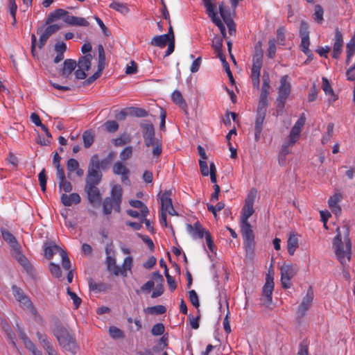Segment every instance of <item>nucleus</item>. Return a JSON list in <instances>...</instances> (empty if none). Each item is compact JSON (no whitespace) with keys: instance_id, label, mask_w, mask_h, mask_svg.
<instances>
[{"instance_id":"f257e3e1","label":"nucleus","mask_w":355,"mask_h":355,"mask_svg":"<svg viewBox=\"0 0 355 355\" xmlns=\"http://www.w3.org/2000/svg\"><path fill=\"white\" fill-rule=\"evenodd\" d=\"M336 235L333 240V248L339 262L345 266L349 262L352 255V242L349 239L350 228L348 223H344L336 230Z\"/></svg>"},{"instance_id":"f03ea898","label":"nucleus","mask_w":355,"mask_h":355,"mask_svg":"<svg viewBox=\"0 0 355 355\" xmlns=\"http://www.w3.org/2000/svg\"><path fill=\"white\" fill-rule=\"evenodd\" d=\"M53 334L64 350L73 354L76 352V339L64 326L60 324H57L53 330Z\"/></svg>"},{"instance_id":"7ed1b4c3","label":"nucleus","mask_w":355,"mask_h":355,"mask_svg":"<svg viewBox=\"0 0 355 355\" xmlns=\"http://www.w3.org/2000/svg\"><path fill=\"white\" fill-rule=\"evenodd\" d=\"M45 28L40 27L37 30V34L40 35L37 46L39 49H42L46 44L49 38L61 28V26L58 24H48ZM37 45V38L35 34L31 35V51L35 55V46Z\"/></svg>"},{"instance_id":"20e7f679","label":"nucleus","mask_w":355,"mask_h":355,"mask_svg":"<svg viewBox=\"0 0 355 355\" xmlns=\"http://www.w3.org/2000/svg\"><path fill=\"white\" fill-rule=\"evenodd\" d=\"M263 63V51L261 47V42L255 46L254 54L252 58V67L251 69V79L254 88L259 89L260 71Z\"/></svg>"},{"instance_id":"39448f33","label":"nucleus","mask_w":355,"mask_h":355,"mask_svg":"<svg viewBox=\"0 0 355 355\" xmlns=\"http://www.w3.org/2000/svg\"><path fill=\"white\" fill-rule=\"evenodd\" d=\"M241 234L243 239V247L246 257L252 259L254 256V235L250 223L241 224Z\"/></svg>"},{"instance_id":"423d86ee","label":"nucleus","mask_w":355,"mask_h":355,"mask_svg":"<svg viewBox=\"0 0 355 355\" xmlns=\"http://www.w3.org/2000/svg\"><path fill=\"white\" fill-rule=\"evenodd\" d=\"M277 92L278 96L276 99V105L278 109L282 110L291 92V85L288 80V75H284L281 78Z\"/></svg>"},{"instance_id":"0eeeda50","label":"nucleus","mask_w":355,"mask_h":355,"mask_svg":"<svg viewBox=\"0 0 355 355\" xmlns=\"http://www.w3.org/2000/svg\"><path fill=\"white\" fill-rule=\"evenodd\" d=\"M257 191L252 189L248 193L246 199L245 205L242 208L241 216V224L250 223L248 218L253 214L254 209L253 205L256 197Z\"/></svg>"},{"instance_id":"6e6552de","label":"nucleus","mask_w":355,"mask_h":355,"mask_svg":"<svg viewBox=\"0 0 355 355\" xmlns=\"http://www.w3.org/2000/svg\"><path fill=\"white\" fill-rule=\"evenodd\" d=\"M12 291L15 299L21 304L24 309L30 311L33 315L37 314V311L33 306L32 302L20 288L13 285Z\"/></svg>"},{"instance_id":"1a4fd4ad","label":"nucleus","mask_w":355,"mask_h":355,"mask_svg":"<svg viewBox=\"0 0 355 355\" xmlns=\"http://www.w3.org/2000/svg\"><path fill=\"white\" fill-rule=\"evenodd\" d=\"M92 59V55L90 53L79 58L77 62L78 69L75 71V76L78 80H83L87 77L86 71L90 69Z\"/></svg>"},{"instance_id":"9d476101","label":"nucleus","mask_w":355,"mask_h":355,"mask_svg":"<svg viewBox=\"0 0 355 355\" xmlns=\"http://www.w3.org/2000/svg\"><path fill=\"white\" fill-rule=\"evenodd\" d=\"M85 191L87 193L89 204L94 207L99 206L102 201V196L97 186H85Z\"/></svg>"},{"instance_id":"9b49d317","label":"nucleus","mask_w":355,"mask_h":355,"mask_svg":"<svg viewBox=\"0 0 355 355\" xmlns=\"http://www.w3.org/2000/svg\"><path fill=\"white\" fill-rule=\"evenodd\" d=\"M218 11L220 17L228 27L230 34H234L236 32V26L230 17L229 10L225 8L224 2L218 3Z\"/></svg>"},{"instance_id":"f8f14e48","label":"nucleus","mask_w":355,"mask_h":355,"mask_svg":"<svg viewBox=\"0 0 355 355\" xmlns=\"http://www.w3.org/2000/svg\"><path fill=\"white\" fill-rule=\"evenodd\" d=\"M313 300V292L310 287L307 291L306 295L303 297L297 311L298 317H302L305 315L306 312L309 309Z\"/></svg>"},{"instance_id":"ddd939ff","label":"nucleus","mask_w":355,"mask_h":355,"mask_svg":"<svg viewBox=\"0 0 355 355\" xmlns=\"http://www.w3.org/2000/svg\"><path fill=\"white\" fill-rule=\"evenodd\" d=\"M141 127L145 144L147 147H150L152 142L157 139L155 137L154 126L150 123H142Z\"/></svg>"},{"instance_id":"4468645a","label":"nucleus","mask_w":355,"mask_h":355,"mask_svg":"<svg viewBox=\"0 0 355 355\" xmlns=\"http://www.w3.org/2000/svg\"><path fill=\"white\" fill-rule=\"evenodd\" d=\"M152 278L155 280V288L151 294L152 298H156L161 296L164 291V279L163 276L160 274L159 271H156L153 272Z\"/></svg>"},{"instance_id":"2eb2a0df","label":"nucleus","mask_w":355,"mask_h":355,"mask_svg":"<svg viewBox=\"0 0 355 355\" xmlns=\"http://www.w3.org/2000/svg\"><path fill=\"white\" fill-rule=\"evenodd\" d=\"M343 34L338 29H336V33H335V37H334L333 55H332V56L334 59H338L340 57V55L343 51Z\"/></svg>"},{"instance_id":"dca6fc26","label":"nucleus","mask_w":355,"mask_h":355,"mask_svg":"<svg viewBox=\"0 0 355 355\" xmlns=\"http://www.w3.org/2000/svg\"><path fill=\"white\" fill-rule=\"evenodd\" d=\"M101 171L87 170L85 186H98L102 180Z\"/></svg>"},{"instance_id":"f3484780","label":"nucleus","mask_w":355,"mask_h":355,"mask_svg":"<svg viewBox=\"0 0 355 355\" xmlns=\"http://www.w3.org/2000/svg\"><path fill=\"white\" fill-rule=\"evenodd\" d=\"M273 289V277L270 276L269 274H268L266 279V283L263 287V297L268 304L271 303L272 302V295Z\"/></svg>"},{"instance_id":"a211bd4d","label":"nucleus","mask_w":355,"mask_h":355,"mask_svg":"<svg viewBox=\"0 0 355 355\" xmlns=\"http://www.w3.org/2000/svg\"><path fill=\"white\" fill-rule=\"evenodd\" d=\"M122 188L119 184H115L112 187L111 190V196L110 198H112V200L114 204V209L116 211H120V205L122 200Z\"/></svg>"},{"instance_id":"6ab92c4d","label":"nucleus","mask_w":355,"mask_h":355,"mask_svg":"<svg viewBox=\"0 0 355 355\" xmlns=\"http://www.w3.org/2000/svg\"><path fill=\"white\" fill-rule=\"evenodd\" d=\"M266 113L257 112L254 122V139L258 141L260 139L261 133L263 129V124L266 118Z\"/></svg>"},{"instance_id":"aec40b11","label":"nucleus","mask_w":355,"mask_h":355,"mask_svg":"<svg viewBox=\"0 0 355 355\" xmlns=\"http://www.w3.org/2000/svg\"><path fill=\"white\" fill-rule=\"evenodd\" d=\"M187 230L193 239H202L206 232L198 221L196 222L193 225L188 224Z\"/></svg>"},{"instance_id":"412c9836","label":"nucleus","mask_w":355,"mask_h":355,"mask_svg":"<svg viewBox=\"0 0 355 355\" xmlns=\"http://www.w3.org/2000/svg\"><path fill=\"white\" fill-rule=\"evenodd\" d=\"M60 200L65 207H70L73 204H79L81 201V198L77 193H73L69 195L63 193L60 197Z\"/></svg>"},{"instance_id":"4be33fe9","label":"nucleus","mask_w":355,"mask_h":355,"mask_svg":"<svg viewBox=\"0 0 355 355\" xmlns=\"http://www.w3.org/2000/svg\"><path fill=\"white\" fill-rule=\"evenodd\" d=\"M299 247L298 235L291 232L287 240V250L290 255H293L296 249Z\"/></svg>"},{"instance_id":"5701e85b","label":"nucleus","mask_w":355,"mask_h":355,"mask_svg":"<svg viewBox=\"0 0 355 355\" xmlns=\"http://www.w3.org/2000/svg\"><path fill=\"white\" fill-rule=\"evenodd\" d=\"M64 21L69 25L76 26L87 27L89 24V23L85 18L76 17L73 15H67L66 17H64Z\"/></svg>"},{"instance_id":"b1692460","label":"nucleus","mask_w":355,"mask_h":355,"mask_svg":"<svg viewBox=\"0 0 355 355\" xmlns=\"http://www.w3.org/2000/svg\"><path fill=\"white\" fill-rule=\"evenodd\" d=\"M171 194L172 192L171 190H166L160 196V201H161V207L162 211H164L165 210L172 209L173 204L171 200Z\"/></svg>"},{"instance_id":"393cba45","label":"nucleus","mask_w":355,"mask_h":355,"mask_svg":"<svg viewBox=\"0 0 355 355\" xmlns=\"http://www.w3.org/2000/svg\"><path fill=\"white\" fill-rule=\"evenodd\" d=\"M77 67V62L72 59H67L64 61L61 75L63 78H68Z\"/></svg>"},{"instance_id":"a878e982","label":"nucleus","mask_w":355,"mask_h":355,"mask_svg":"<svg viewBox=\"0 0 355 355\" xmlns=\"http://www.w3.org/2000/svg\"><path fill=\"white\" fill-rule=\"evenodd\" d=\"M68 15V12L65 10L59 8L51 12L47 16L45 20V24H50L53 21H56L62 17H66Z\"/></svg>"},{"instance_id":"bb28decb","label":"nucleus","mask_w":355,"mask_h":355,"mask_svg":"<svg viewBox=\"0 0 355 355\" xmlns=\"http://www.w3.org/2000/svg\"><path fill=\"white\" fill-rule=\"evenodd\" d=\"M171 98L173 103L178 105L182 110L185 112L186 114H187V104L180 91L175 90L172 93Z\"/></svg>"},{"instance_id":"cd10ccee","label":"nucleus","mask_w":355,"mask_h":355,"mask_svg":"<svg viewBox=\"0 0 355 355\" xmlns=\"http://www.w3.org/2000/svg\"><path fill=\"white\" fill-rule=\"evenodd\" d=\"M37 336L40 344L46 350L49 355H52L53 349H54L53 345L50 343L48 336L46 334H42L40 332L37 333Z\"/></svg>"},{"instance_id":"c85d7f7f","label":"nucleus","mask_w":355,"mask_h":355,"mask_svg":"<svg viewBox=\"0 0 355 355\" xmlns=\"http://www.w3.org/2000/svg\"><path fill=\"white\" fill-rule=\"evenodd\" d=\"M62 251H64V250L55 244L50 243L49 245L45 244L44 254L49 259H51L55 254L58 253L60 255Z\"/></svg>"},{"instance_id":"c756f323","label":"nucleus","mask_w":355,"mask_h":355,"mask_svg":"<svg viewBox=\"0 0 355 355\" xmlns=\"http://www.w3.org/2000/svg\"><path fill=\"white\" fill-rule=\"evenodd\" d=\"M11 252L12 256L15 258V259L24 268H28V261L26 257L22 254L20 250V246L11 250Z\"/></svg>"},{"instance_id":"7c9ffc66","label":"nucleus","mask_w":355,"mask_h":355,"mask_svg":"<svg viewBox=\"0 0 355 355\" xmlns=\"http://www.w3.org/2000/svg\"><path fill=\"white\" fill-rule=\"evenodd\" d=\"M169 41L168 35L163 34L153 37L150 41V44L152 46L163 48Z\"/></svg>"},{"instance_id":"2f4dec72","label":"nucleus","mask_w":355,"mask_h":355,"mask_svg":"<svg viewBox=\"0 0 355 355\" xmlns=\"http://www.w3.org/2000/svg\"><path fill=\"white\" fill-rule=\"evenodd\" d=\"M281 277H284L286 279H291L296 273V270L292 265L284 264L281 268Z\"/></svg>"},{"instance_id":"473e14b6","label":"nucleus","mask_w":355,"mask_h":355,"mask_svg":"<svg viewBox=\"0 0 355 355\" xmlns=\"http://www.w3.org/2000/svg\"><path fill=\"white\" fill-rule=\"evenodd\" d=\"M1 235L3 240L10 245L11 250L19 245L15 237L10 232L6 230H1Z\"/></svg>"},{"instance_id":"72a5a7b5","label":"nucleus","mask_w":355,"mask_h":355,"mask_svg":"<svg viewBox=\"0 0 355 355\" xmlns=\"http://www.w3.org/2000/svg\"><path fill=\"white\" fill-rule=\"evenodd\" d=\"M322 88L327 95L331 96L329 101H335L337 99V96L334 94V90L327 78L323 77L322 78Z\"/></svg>"},{"instance_id":"f704fd0d","label":"nucleus","mask_w":355,"mask_h":355,"mask_svg":"<svg viewBox=\"0 0 355 355\" xmlns=\"http://www.w3.org/2000/svg\"><path fill=\"white\" fill-rule=\"evenodd\" d=\"M129 203L132 207L141 209V216L142 218H144L148 216L149 210L148 207L141 200H131L129 201Z\"/></svg>"},{"instance_id":"c9c22d12","label":"nucleus","mask_w":355,"mask_h":355,"mask_svg":"<svg viewBox=\"0 0 355 355\" xmlns=\"http://www.w3.org/2000/svg\"><path fill=\"white\" fill-rule=\"evenodd\" d=\"M107 268L110 272H112L114 275H119V266L116 263V260L114 257L107 256L106 259Z\"/></svg>"},{"instance_id":"e433bc0d","label":"nucleus","mask_w":355,"mask_h":355,"mask_svg":"<svg viewBox=\"0 0 355 355\" xmlns=\"http://www.w3.org/2000/svg\"><path fill=\"white\" fill-rule=\"evenodd\" d=\"M110 8L124 15H127L130 12V9L126 3L119 1L112 2L110 4Z\"/></svg>"},{"instance_id":"4c0bfd02","label":"nucleus","mask_w":355,"mask_h":355,"mask_svg":"<svg viewBox=\"0 0 355 355\" xmlns=\"http://www.w3.org/2000/svg\"><path fill=\"white\" fill-rule=\"evenodd\" d=\"M132 267V257H126L124 260L122 266H119V270L121 271L119 275L123 277H127V271H131Z\"/></svg>"},{"instance_id":"58836bf2","label":"nucleus","mask_w":355,"mask_h":355,"mask_svg":"<svg viewBox=\"0 0 355 355\" xmlns=\"http://www.w3.org/2000/svg\"><path fill=\"white\" fill-rule=\"evenodd\" d=\"M216 1V0H202L208 16L212 15L214 17L215 14H217V6L214 3Z\"/></svg>"},{"instance_id":"ea45409f","label":"nucleus","mask_w":355,"mask_h":355,"mask_svg":"<svg viewBox=\"0 0 355 355\" xmlns=\"http://www.w3.org/2000/svg\"><path fill=\"white\" fill-rule=\"evenodd\" d=\"M112 171L115 175H117L130 173V170L121 162L119 161L116 162L114 164Z\"/></svg>"},{"instance_id":"a19ab883","label":"nucleus","mask_w":355,"mask_h":355,"mask_svg":"<svg viewBox=\"0 0 355 355\" xmlns=\"http://www.w3.org/2000/svg\"><path fill=\"white\" fill-rule=\"evenodd\" d=\"M98 69L99 71H103L105 68V54L104 48L102 44H99L98 46Z\"/></svg>"},{"instance_id":"79ce46f5","label":"nucleus","mask_w":355,"mask_h":355,"mask_svg":"<svg viewBox=\"0 0 355 355\" xmlns=\"http://www.w3.org/2000/svg\"><path fill=\"white\" fill-rule=\"evenodd\" d=\"M83 140L84 146L86 148H89L94 141V135L92 130H86L83 134Z\"/></svg>"},{"instance_id":"37998d69","label":"nucleus","mask_w":355,"mask_h":355,"mask_svg":"<svg viewBox=\"0 0 355 355\" xmlns=\"http://www.w3.org/2000/svg\"><path fill=\"white\" fill-rule=\"evenodd\" d=\"M263 85L261 87L260 96L268 97L270 94V78L268 75L263 76Z\"/></svg>"},{"instance_id":"c03bdc74","label":"nucleus","mask_w":355,"mask_h":355,"mask_svg":"<svg viewBox=\"0 0 355 355\" xmlns=\"http://www.w3.org/2000/svg\"><path fill=\"white\" fill-rule=\"evenodd\" d=\"M209 17H210L211 21L219 28V30L223 35V37H226L225 27L224 24H223V22L221 21V20L220 19V18L217 16V14H215L214 17L212 15H210Z\"/></svg>"},{"instance_id":"a18cd8bd","label":"nucleus","mask_w":355,"mask_h":355,"mask_svg":"<svg viewBox=\"0 0 355 355\" xmlns=\"http://www.w3.org/2000/svg\"><path fill=\"white\" fill-rule=\"evenodd\" d=\"M129 142H130V137L127 134H123V135H120L119 137H118L115 139H113L112 140V143L115 146H123L127 143H129Z\"/></svg>"},{"instance_id":"49530a36","label":"nucleus","mask_w":355,"mask_h":355,"mask_svg":"<svg viewBox=\"0 0 355 355\" xmlns=\"http://www.w3.org/2000/svg\"><path fill=\"white\" fill-rule=\"evenodd\" d=\"M113 207L114 208V204L112 200V198L110 197L105 198L103 202V209L104 214H110Z\"/></svg>"},{"instance_id":"de8ad7c7","label":"nucleus","mask_w":355,"mask_h":355,"mask_svg":"<svg viewBox=\"0 0 355 355\" xmlns=\"http://www.w3.org/2000/svg\"><path fill=\"white\" fill-rule=\"evenodd\" d=\"M301 37V44H300V48L301 50L306 54V55L309 56L311 54V51L309 49V36H304L300 37Z\"/></svg>"},{"instance_id":"09e8293b","label":"nucleus","mask_w":355,"mask_h":355,"mask_svg":"<svg viewBox=\"0 0 355 355\" xmlns=\"http://www.w3.org/2000/svg\"><path fill=\"white\" fill-rule=\"evenodd\" d=\"M152 143L150 147H153V155L155 157H158L162 152V143L158 139L154 140Z\"/></svg>"},{"instance_id":"8fccbe9b","label":"nucleus","mask_w":355,"mask_h":355,"mask_svg":"<svg viewBox=\"0 0 355 355\" xmlns=\"http://www.w3.org/2000/svg\"><path fill=\"white\" fill-rule=\"evenodd\" d=\"M276 41L275 39H270L268 41V48L267 49V56L270 59H272L276 53Z\"/></svg>"},{"instance_id":"3c124183","label":"nucleus","mask_w":355,"mask_h":355,"mask_svg":"<svg viewBox=\"0 0 355 355\" xmlns=\"http://www.w3.org/2000/svg\"><path fill=\"white\" fill-rule=\"evenodd\" d=\"M323 8L320 5L315 6L313 19L314 20L318 23L322 24L323 21Z\"/></svg>"},{"instance_id":"603ef678","label":"nucleus","mask_w":355,"mask_h":355,"mask_svg":"<svg viewBox=\"0 0 355 355\" xmlns=\"http://www.w3.org/2000/svg\"><path fill=\"white\" fill-rule=\"evenodd\" d=\"M78 167L79 163L76 159H69L67 164L68 176L70 177L71 173L78 169Z\"/></svg>"},{"instance_id":"864d4df0","label":"nucleus","mask_w":355,"mask_h":355,"mask_svg":"<svg viewBox=\"0 0 355 355\" xmlns=\"http://www.w3.org/2000/svg\"><path fill=\"white\" fill-rule=\"evenodd\" d=\"M38 180L40 182V185L41 187V189L43 193L46 192V181L47 176L46 174V171L43 168L41 172L38 175Z\"/></svg>"},{"instance_id":"5fc2aeb1","label":"nucleus","mask_w":355,"mask_h":355,"mask_svg":"<svg viewBox=\"0 0 355 355\" xmlns=\"http://www.w3.org/2000/svg\"><path fill=\"white\" fill-rule=\"evenodd\" d=\"M268 106V97L260 96L257 112L266 113Z\"/></svg>"},{"instance_id":"6e6d98bb","label":"nucleus","mask_w":355,"mask_h":355,"mask_svg":"<svg viewBox=\"0 0 355 355\" xmlns=\"http://www.w3.org/2000/svg\"><path fill=\"white\" fill-rule=\"evenodd\" d=\"M99 159L98 155L95 154L92 155L89 160V166H88V170L93 169L94 171H99Z\"/></svg>"},{"instance_id":"4d7b16f0","label":"nucleus","mask_w":355,"mask_h":355,"mask_svg":"<svg viewBox=\"0 0 355 355\" xmlns=\"http://www.w3.org/2000/svg\"><path fill=\"white\" fill-rule=\"evenodd\" d=\"M104 127L106 131L109 132H115L119 129V124L116 121H107L105 123Z\"/></svg>"},{"instance_id":"13d9d810","label":"nucleus","mask_w":355,"mask_h":355,"mask_svg":"<svg viewBox=\"0 0 355 355\" xmlns=\"http://www.w3.org/2000/svg\"><path fill=\"white\" fill-rule=\"evenodd\" d=\"M148 311L150 314L161 315L166 311V309L163 305H157L148 308Z\"/></svg>"},{"instance_id":"bf43d9fd","label":"nucleus","mask_w":355,"mask_h":355,"mask_svg":"<svg viewBox=\"0 0 355 355\" xmlns=\"http://www.w3.org/2000/svg\"><path fill=\"white\" fill-rule=\"evenodd\" d=\"M67 293L73 300L75 308L78 309L81 304V299L74 292L71 291L69 286L67 288Z\"/></svg>"},{"instance_id":"052dcab7","label":"nucleus","mask_w":355,"mask_h":355,"mask_svg":"<svg viewBox=\"0 0 355 355\" xmlns=\"http://www.w3.org/2000/svg\"><path fill=\"white\" fill-rule=\"evenodd\" d=\"M132 155V147L127 146L125 147L119 155L120 159L123 161H125L129 159Z\"/></svg>"},{"instance_id":"680f3d73","label":"nucleus","mask_w":355,"mask_h":355,"mask_svg":"<svg viewBox=\"0 0 355 355\" xmlns=\"http://www.w3.org/2000/svg\"><path fill=\"white\" fill-rule=\"evenodd\" d=\"M343 199V194L340 192L336 193L334 195L331 196L328 200L329 207L333 205H338L339 202Z\"/></svg>"},{"instance_id":"e2e57ef3","label":"nucleus","mask_w":355,"mask_h":355,"mask_svg":"<svg viewBox=\"0 0 355 355\" xmlns=\"http://www.w3.org/2000/svg\"><path fill=\"white\" fill-rule=\"evenodd\" d=\"M59 188L60 190H63L66 193H69L72 190V184L70 182L67 181L66 178L63 179V180H60L58 182Z\"/></svg>"},{"instance_id":"0e129e2a","label":"nucleus","mask_w":355,"mask_h":355,"mask_svg":"<svg viewBox=\"0 0 355 355\" xmlns=\"http://www.w3.org/2000/svg\"><path fill=\"white\" fill-rule=\"evenodd\" d=\"M189 298L191 303L196 307L198 308L200 306L199 299L197 293L194 290H191L189 291Z\"/></svg>"},{"instance_id":"69168bd1","label":"nucleus","mask_w":355,"mask_h":355,"mask_svg":"<svg viewBox=\"0 0 355 355\" xmlns=\"http://www.w3.org/2000/svg\"><path fill=\"white\" fill-rule=\"evenodd\" d=\"M60 257L62 259V268L66 270H69L71 268V263L67 252L64 250L62 251Z\"/></svg>"},{"instance_id":"338daca9","label":"nucleus","mask_w":355,"mask_h":355,"mask_svg":"<svg viewBox=\"0 0 355 355\" xmlns=\"http://www.w3.org/2000/svg\"><path fill=\"white\" fill-rule=\"evenodd\" d=\"M110 335L114 339L122 338L123 334L121 329L116 327H110L109 329Z\"/></svg>"},{"instance_id":"774afa93","label":"nucleus","mask_w":355,"mask_h":355,"mask_svg":"<svg viewBox=\"0 0 355 355\" xmlns=\"http://www.w3.org/2000/svg\"><path fill=\"white\" fill-rule=\"evenodd\" d=\"M49 270L52 275L55 277L60 278L62 276V272L59 265L51 263L49 265Z\"/></svg>"}]
</instances>
